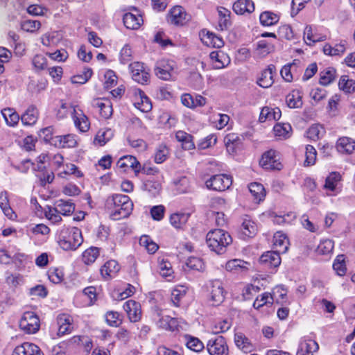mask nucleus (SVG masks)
<instances>
[{
  "instance_id": "60",
  "label": "nucleus",
  "mask_w": 355,
  "mask_h": 355,
  "mask_svg": "<svg viewBox=\"0 0 355 355\" xmlns=\"http://www.w3.org/2000/svg\"><path fill=\"white\" fill-rule=\"evenodd\" d=\"M49 279L54 284H59L63 279V273L61 270L55 268L49 272Z\"/></svg>"
},
{
  "instance_id": "46",
  "label": "nucleus",
  "mask_w": 355,
  "mask_h": 355,
  "mask_svg": "<svg viewBox=\"0 0 355 355\" xmlns=\"http://www.w3.org/2000/svg\"><path fill=\"white\" fill-rule=\"evenodd\" d=\"M296 67H297V65L295 62L284 66L280 71L282 77L286 82H288V83L291 82L293 80L292 71H294L295 68H296Z\"/></svg>"
},
{
  "instance_id": "48",
  "label": "nucleus",
  "mask_w": 355,
  "mask_h": 355,
  "mask_svg": "<svg viewBox=\"0 0 355 355\" xmlns=\"http://www.w3.org/2000/svg\"><path fill=\"white\" fill-rule=\"evenodd\" d=\"M268 303L272 304L273 303V297L268 293H263L260 297H257L253 303L254 309H259Z\"/></svg>"
},
{
  "instance_id": "9",
  "label": "nucleus",
  "mask_w": 355,
  "mask_h": 355,
  "mask_svg": "<svg viewBox=\"0 0 355 355\" xmlns=\"http://www.w3.org/2000/svg\"><path fill=\"white\" fill-rule=\"evenodd\" d=\"M71 107L73 109L71 114L76 127L81 132H87L90 126L87 116L83 113V110H77L75 106L71 105Z\"/></svg>"
},
{
  "instance_id": "38",
  "label": "nucleus",
  "mask_w": 355,
  "mask_h": 355,
  "mask_svg": "<svg viewBox=\"0 0 355 355\" xmlns=\"http://www.w3.org/2000/svg\"><path fill=\"white\" fill-rule=\"evenodd\" d=\"M6 123L10 126H15L19 120V114L11 108H6L1 111Z\"/></svg>"
},
{
  "instance_id": "63",
  "label": "nucleus",
  "mask_w": 355,
  "mask_h": 355,
  "mask_svg": "<svg viewBox=\"0 0 355 355\" xmlns=\"http://www.w3.org/2000/svg\"><path fill=\"white\" fill-rule=\"evenodd\" d=\"M155 73L159 78L164 80H169L171 77V72L168 71L166 69H164L162 65L156 64V67L155 68Z\"/></svg>"
},
{
  "instance_id": "1",
  "label": "nucleus",
  "mask_w": 355,
  "mask_h": 355,
  "mask_svg": "<svg viewBox=\"0 0 355 355\" xmlns=\"http://www.w3.org/2000/svg\"><path fill=\"white\" fill-rule=\"evenodd\" d=\"M206 242L211 250L218 254H224L227 247L232 242L230 234L221 229L209 231L206 236Z\"/></svg>"
},
{
  "instance_id": "51",
  "label": "nucleus",
  "mask_w": 355,
  "mask_h": 355,
  "mask_svg": "<svg viewBox=\"0 0 355 355\" xmlns=\"http://www.w3.org/2000/svg\"><path fill=\"white\" fill-rule=\"evenodd\" d=\"M105 320L107 324L112 327H118L121 323L120 314L116 311H108L105 315Z\"/></svg>"
},
{
  "instance_id": "30",
  "label": "nucleus",
  "mask_w": 355,
  "mask_h": 355,
  "mask_svg": "<svg viewBox=\"0 0 355 355\" xmlns=\"http://www.w3.org/2000/svg\"><path fill=\"white\" fill-rule=\"evenodd\" d=\"M219 16L218 26L220 31L226 30L231 25L230 11L223 7L218 8Z\"/></svg>"
},
{
  "instance_id": "13",
  "label": "nucleus",
  "mask_w": 355,
  "mask_h": 355,
  "mask_svg": "<svg viewBox=\"0 0 355 355\" xmlns=\"http://www.w3.org/2000/svg\"><path fill=\"white\" fill-rule=\"evenodd\" d=\"M280 253L274 251H268L263 254L259 258V262L266 267L277 268L281 263Z\"/></svg>"
},
{
  "instance_id": "53",
  "label": "nucleus",
  "mask_w": 355,
  "mask_h": 355,
  "mask_svg": "<svg viewBox=\"0 0 355 355\" xmlns=\"http://www.w3.org/2000/svg\"><path fill=\"white\" fill-rule=\"evenodd\" d=\"M168 155V150L166 146H159L155 155V162L157 164L164 162Z\"/></svg>"
},
{
  "instance_id": "62",
  "label": "nucleus",
  "mask_w": 355,
  "mask_h": 355,
  "mask_svg": "<svg viewBox=\"0 0 355 355\" xmlns=\"http://www.w3.org/2000/svg\"><path fill=\"white\" fill-rule=\"evenodd\" d=\"M322 129V128L318 125H313L311 126L306 131L307 137L312 140L319 139V135Z\"/></svg>"
},
{
  "instance_id": "28",
  "label": "nucleus",
  "mask_w": 355,
  "mask_h": 355,
  "mask_svg": "<svg viewBox=\"0 0 355 355\" xmlns=\"http://www.w3.org/2000/svg\"><path fill=\"white\" fill-rule=\"evenodd\" d=\"M38 118V111L35 106H30L21 117V122L26 125L35 124Z\"/></svg>"
},
{
  "instance_id": "15",
  "label": "nucleus",
  "mask_w": 355,
  "mask_h": 355,
  "mask_svg": "<svg viewBox=\"0 0 355 355\" xmlns=\"http://www.w3.org/2000/svg\"><path fill=\"white\" fill-rule=\"evenodd\" d=\"M289 241L286 235L282 232H277L273 236V246L279 253H286L288 251Z\"/></svg>"
},
{
  "instance_id": "4",
  "label": "nucleus",
  "mask_w": 355,
  "mask_h": 355,
  "mask_svg": "<svg viewBox=\"0 0 355 355\" xmlns=\"http://www.w3.org/2000/svg\"><path fill=\"white\" fill-rule=\"evenodd\" d=\"M19 327L27 334H35L40 328L39 318L33 312H25L19 321Z\"/></svg>"
},
{
  "instance_id": "39",
  "label": "nucleus",
  "mask_w": 355,
  "mask_h": 355,
  "mask_svg": "<svg viewBox=\"0 0 355 355\" xmlns=\"http://www.w3.org/2000/svg\"><path fill=\"white\" fill-rule=\"evenodd\" d=\"M260 22L263 26H272L278 22L279 18L276 14L265 11L263 12L259 17Z\"/></svg>"
},
{
  "instance_id": "27",
  "label": "nucleus",
  "mask_w": 355,
  "mask_h": 355,
  "mask_svg": "<svg viewBox=\"0 0 355 355\" xmlns=\"http://www.w3.org/2000/svg\"><path fill=\"white\" fill-rule=\"evenodd\" d=\"M0 207L9 219L13 220L16 218L17 215L9 205L8 193L6 191L0 193Z\"/></svg>"
},
{
  "instance_id": "61",
  "label": "nucleus",
  "mask_w": 355,
  "mask_h": 355,
  "mask_svg": "<svg viewBox=\"0 0 355 355\" xmlns=\"http://www.w3.org/2000/svg\"><path fill=\"white\" fill-rule=\"evenodd\" d=\"M139 94L141 101V107H139V109L144 112L150 111L152 108V105L149 98L145 95L144 92L140 89L139 90Z\"/></svg>"
},
{
  "instance_id": "64",
  "label": "nucleus",
  "mask_w": 355,
  "mask_h": 355,
  "mask_svg": "<svg viewBox=\"0 0 355 355\" xmlns=\"http://www.w3.org/2000/svg\"><path fill=\"white\" fill-rule=\"evenodd\" d=\"M33 64L37 69H44L46 65V59L42 55H36L33 59Z\"/></svg>"
},
{
  "instance_id": "50",
  "label": "nucleus",
  "mask_w": 355,
  "mask_h": 355,
  "mask_svg": "<svg viewBox=\"0 0 355 355\" xmlns=\"http://www.w3.org/2000/svg\"><path fill=\"white\" fill-rule=\"evenodd\" d=\"M186 266L188 268L194 270H202L204 268V263L200 258L191 257L187 259Z\"/></svg>"
},
{
  "instance_id": "11",
  "label": "nucleus",
  "mask_w": 355,
  "mask_h": 355,
  "mask_svg": "<svg viewBox=\"0 0 355 355\" xmlns=\"http://www.w3.org/2000/svg\"><path fill=\"white\" fill-rule=\"evenodd\" d=\"M12 355H44V354L37 345L25 342L17 346Z\"/></svg>"
},
{
  "instance_id": "57",
  "label": "nucleus",
  "mask_w": 355,
  "mask_h": 355,
  "mask_svg": "<svg viewBox=\"0 0 355 355\" xmlns=\"http://www.w3.org/2000/svg\"><path fill=\"white\" fill-rule=\"evenodd\" d=\"M165 207L163 205L154 206L150 209L152 218L155 220H160L163 218Z\"/></svg>"
},
{
  "instance_id": "43",
  "label": "nucleus",
  "mask_w": 355,
  "mask_h": 355,
  "mask_svg": "<svg viewBox=\"0 0 355 355\" xmlns=\"http://www.w3.org/2000/svg\"><path fill=\"white\" fill-rule=\"evenodd\" d=\"M186 289L181 286L174 288L171 292V302L175 306H180V300L185 296Z\"/></svg>"
},
{
  "instance_id": "18",
  "label": "nucleus",
  "mask_w": 355,
  "mask_h": 355,
  "mask_svg": "<svg viewBox=\"0 0 355 355\" xmlns=\"http://www.w3.org/2000/svg\"><path fill=\"white\" fill-rule=\"evenodd\" d=\"M336 149L343 154H351L355 149V141L349 137L340 138L336 142Z\"/></svg>"
},
{
  "instance_id": "55",
  "label": "nucleus",
  "mask_w": 355,
  "mask_h": 355,
  "mask_svg": "<svg viewBox=\"0 0 355 355\" xmlns=\"http://www.w3.org/2000/svg\"><path fill=\"white\" fill-rule=\"evenodd\" d=\"M175 184L176 187V191L179 193H184L188 191L189 190V180L186 177H182L177 181H175Z\"/></svg>"
},
{
  "instance_id": "12",
  "label": "nucleus",
  "mask_w": 355,
  "mask_h": 355,
  "mask_svg": "<svg viewBox=\"0 0 355 355\" xmlns=\"http://www.w3.org/2000/svg\"><path fill=\"white\" fill-rule=\"evenodd\" d=\"M123 309L131 322H135L141 318V305L139 302L130 300L123 304Z\"/></svg>"
},
{
  "instance_id": "21",
  "label": "nucleus",
  "mask_w": 355,
  "mask_h": 355,
  "mask_svg": "<svg viewBox=\"0 0 355 355\" xmlns=\"http://www.w3.org/2000/svg\"><path fill=\"white\" fill-rule=\"evenodd\" d=\"M224 142L227 151L230 153H234L236 149L240 148L242 139L236 133H229L225 137Z\"/></svg>"
},
{
  "instance_id": "16",
  "label": "nucleus",
  "mask_w": 355,
  "mask_h": 355,
  "mask_svg": "<svg viewBox=\"0 0 355 355\" xmlns=\"http://www.w3.org/2000/svg\"><path fill=\"white\" fill-rule=\"evenodd\" d=\"M210 59L214 62L213 67L216 69H223L230 62V58L222 51H214L209 54Z\"/></svg>"
},
{
  "instance_id": "20",
  "label": "nucleus",
  "mask_w": 355,
  "mask_h": 355,
  "mask_svg": "<svg viewBox=\"0 0 355 355\" xmlns=\"http://www.w3.org/2000/svg\"><path fill=\"white\" fill-rule=\"evenodd\" d=\"M233 10L238 15L250 14L254 10V5L251 0H238L233 4Z\"/></svg>"
},
{
  "instance_id": "42",
  "label": "nucleus",
  "mask_w": 355,
  "mask_h": 355,
  "mask_svg": "<svg viewBox=\"0 0 355 355\" xmlns=\"http://www.w3.org/2000/svg\"><path fill=\"white\" fill-rule=\"evenodd\" d=\"M257 231L255 223L250 219H245L242 223L243 234L248 237L254 236Z\"/></svg>"
},
{
  "instance_id": "29",
  "label": "nucleus",
  "mask_w": 355,
  "mask_h": 355,
  "mask_svg": "<svg viewBox=\"0 0 355 355\" xmlns=\"http://www.w3.org/2000/svg\"><path fill=\"white\" fill-rule=\"evenodd\" d=\"M177 140L182 143V146L184 150H191L195 148L193 141V137L184 131L179 130L175 134Z\"/></svg>"
},
{
  "instance_id": "34",
  "label": "nucleus",
  "mask_w": 355,
  "mask_h": 355,
  "mask_svg": "<svg viewBox=\"0 0 355 355\" xmlns=\"http://www.w3.org/2000/svg\"><path fill=\"white\" fill-rule=\"evenodd\" d=\"M340 90L345 94H352L355 92V80L349 78L347 76H342L338 82Z\"/></svg>"
},
{
  "instance_id": "36",
  "label": "nucleus",
  "mask_w": 355,
  "mask_h": 355,
  "mask_svg": "<svg viewBox=\"0 0 355 355\" xmlns=\"http://www.w3.org/2000/svg\"><path fill=\"white\" fill-rule=\"evenodd\" d=\"M190 216L189 214L175 213L171 215L170 223L175 228H182Z\"/></svg>"
},
{
  "instance_id": "24",
  "label": "nucleus",
  "mask_w": 355,
  "mask_h": 355,
  "mask_svg": "<svg viewBox=\"0 0 355 355\" xmlns=\"http://www.w3.org/2000/svg\"><path fill=\"white\" fill-rule=\"evenodd\" d=\"M54 205L55 211H58L64 216H69L75 210V205L71 200L60 199L57 200Z\"/></svg>"
},
{
  "instance_id": "56",
  "label": "nucleus",
  "mask_w": 355,
  "mask_h": 355,
  "mask_svg": "<svg viewBox=\"0 0 355 355\" xmlns=\"http://www.w3.org/2000/svg\"><path fill=\"white\" fill-rule=\"evenodd\" d=\"M53 128L51 126L44 128L40 130V137H43L45 141L51 144L55 143V137H53Z\"/></svg>"
},
{
  "instance_id": "37",
  "label": "nucleus",
  "mask_w": 355,
  "mask_h": 355,
  "mask_svg": "<svg viewBox=\"0 0 355 355\" xmlns=\"http://www.w3.org/2000/svg\"><path fill=\"white\" fill-rule=\"evenodd\" d=\"M286 101L290 108H299L302 105V96L299 91H293L288 94Z\"/></svg>"
},
{
  "instance_id": "59",
  "label": "nucleus",
  "mask_w": 355,
  "mask_h": 355,
  "mask_svg": "<svg viewBox=\"0 0 355 355\" xmlns=\"http://www.w3.org/2000/svg\"><path fill=\"white\" fill-rule=\"evenodd\" d=\"M230 328V324L227 320L219 321L212 329V332L215 334L227 331Z\"/></svg>"
},
{
  "instance_id": "7",
  "label": "nucleus",
  "mask_w": 355,
  "mask_h": 355,
  "mask_svg": "<svg viewBox=\"0 0 355 355\" xmlns=\"http://www.w3.org/2000/svg\"><path fill=\"white\" fill-rule=\"evenodd\" d=\"M129 69L135 81L141 85L147 84L149 82L150 75L143 63L135 62L130 64Z\"/></svg>"
},
{
  "instance_id": "49",
  "label": "nucleus",
  "mask_w": 355,
  "mask_h": 355,
  "mask_svg": "<svg viewBox=\"0 0 355 355\" xmlns=\"http://www.w3.org/2000/svg\"><path fill=\"white\" fill-rule=\"evenodd\" d=\"M92 75V70L90 68L85 69L83 74L76 75L71 77V82L74 84H84L88 81Z\"/></svg>"
},
{
  "instance_id": "41",
  "label": "nucleus",
  "mask_w": 355,
  "mask_h": 355,
  "mask_svg": "<svg viewBox=\"0 0 355 355\" xmlns=\"http://www.w3.org/2000/svg\"><path fill=\"white\" fill-rule=\"evenodd\" d=\"M187 347L196 352H201L204 349V345L202 341L198 338L193 337L191 336H186Z\"/></svg>"
},
{
  "instance_id": "33",
  "label": "nucleus",
  "mask_w": 355,
  "mask_h": 355,
  "mask_svg": "<svg viewBox=\"0 0 355 355\" xmlns=\"http://www.w3.org/2000/svg\"><path fill=\"white\" fill-rule=\"evenodd\" d=\"M249 191L254 198V200L259 202L263 200L266 196L264 187L260 183L252 182L249 185Z\"/></svg>"
},
{
  "instance_id": "47",
  "label": "nucleus",
  "mask_w": 355,
  "mask_h": 355,
  "mask_svg": "<svg viewBox=\"0 0 355 355\" xmlns=\"http://www.w3.org/2000/svg\"><path fill=\"white\" fill-rule=\"evenodd\" d=\"M95 106L100 109V114L103 118L108 119L111 116L112 114V109L110 103L107 102L105 103L100 101H97L95 103Z\"/></svg>"
},
{
  "instance_id": "19",
  "label": "nucleus",
  "mask_w": 355,
  "mask_h": 355,
  "mask_svg": "<svg viewBox=\"0 0 355 355\" xmlns=\"http://www.w3.org/2000/svg\"><path fill=\"white\" fill-rule=\"evenodd\" d=\"M117 166L121 168H132L136 173L141 171L140 163L135 157L131 155L123 156L117 162Z\"/></svg>"
},
{
  "instance_id": "22",
  "label": "nucleus",
  "mask_w": 355,
  "mask_h": 355,
  "mask_svg": "<svg viewBox=\"0 0 355 355\" xmlns=\"http://www.w3.org/2000/svg\"><path fill=\"white\" fill-rule=\"evenodd\" d=\"M123 21L125 26L129 29H138L143 22L142 17L140 15H135L127 12L123 15Z\"/></svg>"
},
{
  "instance_id": "35",
  "label": "nucleus",
  "mask_w": 355,
  "mask_h": 355,
  "mask_svg": "<svg viewBox=\"0 0 355 355\" xmlns=\"http://www.w3.org/2000/svg\"><path fill=\"white\" fill-rule=\"evenodd\" d=\"M201 40L206 45L212 46L214 48H220L224 45V42L221 37L209 31Z\"/></svg>"
},
{
  "instance_id": "45",
  "label": "nucleus",
  "mask_w": 355,
  "mask_h": 355,
  "mask_svg": "<svg viewBox=\"0 0 355 355\" xmlns=\"http://www.w3.org/2000/svg\"><path fill=\"white\" fill-rule=\"evenodd\" d=\"M316 155L317 153L315 148L311 145H308L306 147V159L304 165L305 166H309L315 164L316 160Z\"/></svg>"
},
{
  "instance_id": "8",
  "label": "nucleus",
  "mask_w": 355,
  "mask_h": 355,
  "mask_svg": "<svg viewBox=\"0 0 355 355\" xmlns=\"http://www.w3.org/2000/svg\"><path fill=\"white\" fill-rule=\"evenodd\" d=\"M259 164L266 170H281L282 168V164L277 157L276 151L272 149L263 154Z\"/></svg>"
},
{
  "instance_id": "40",
  "label": "nucleus",
  "mask_w": 355,
  "mask_h": 355,
  "mask_svg": "<svg viewBox=\"0 0 355 355\" xmlns=\"http://www.w3.org/2000/svg\"><path fill=\"white\" fill-rule=\"evenodd\" d=\"M99 255V249L96 247H91L83 254V262L86 264L94 263Z\"/></svg>"
},
{
  "instance_id": "25",
  "label": "nucleus",
  "mask_w": 355,
  "mask_h": 355,
  "mask_svg": "<svg viewBox=\"0 0 355 355\" xmlns=\"http://www.w3.org/2000/svg\"><path fill=\"white\" fill-rule=\"evenodd\" d=\"M120 267L115 260L107 261L101 268V274L104 278L114 277L119 270Z\"/></svg>"
},
{
  "instance_id": "10",
  "label": "nucleus",
  "mask_w": 355,
  "mask_h": 355,
  "mask_svg": "<svg viewBox=\"0 0 355 355\" xmlns=\"http://www.w3.org/2000/svg\"><path fill=\"white\" fill-rule=\"evenodd\" d=\"M187 14L181 6H175L169 12L167 21L171 24L182 26L187 21Z\"/></svg>"
},
{
  "instance_id": "44",
  "label": "nucleus",
  "mask_w": 355,
  "mask_h": 355,
  "mask_svg": "<svg viewBox=\"0 0 355 355\" xmlns=\"http://www.w3.org/2000/svg\"><path fill=\"white\" fill-rule=\"evenodd\" d=\"M334 270L339 276H343L347 271V267L345 261V256L343 254H339L334 259Z\"/></svg>"
},
{
  "instance_id": "54",
  "label": "nucleus",
  "mask_w": 355,
  "mask_h": 355,
  "mask_svg": "<svg viewBox=\"0 0 355 355\" xmlns=\"http://www.w3.org/2000/svg\"><path fill=\"white\" fill-rule=\"evenodd\" d=\"M41 24L37 20H25L21 23V28L27 32H33L40 28Z\"/></svg>"
},
{
  "instance_id": "32",
  "label": "nucleus",
  "mask_w": 355,
  "mask_h": 355,
  "mask_svg": "<svg viewBox=\"0 0 355 355\" xmlns=\"http://www.w3.org/2000/svg\"><path fill=\"white\" fill-rule=\"evenodd\" d=\"M113 135L114 133L111 129H101L98 131L94 138V144L103 146L112 138Z\"/></svg>"
},
{
  "instance_id": "14",
  "label": "nucleus",
  "mask_w": 355,
  "mask_h": 355,
  "mask_svg": "<svg viewBox=\"0 0 355 355\" xmlns=\"http://www.w3.org/2000/svg\"><path fill=\"white\" fill-rule=\"evenodd\" d=\"M211 300L214 306L220 305L225 300V291L220 281L216 280L212 283Z\"/></svg>"
},
{
  "instance_id": "26",
  "label": "nucleus",
  "mask_w": 355,
  "mask_h": 355,
  "mask_svg": "<svg viewBox=\"0 0 355 355\" xmlns=\"http://www.w3.org/2000/svg\"><path fill=\"white\" fill-rule=\"evenodd\" d=\"M236 345L245 353L251 352L253 345L250 340L242 333H236L234 335Z\"/></svg>"
},
{
  "instance_id": "2",
  "label": "nucleus",
  "mask_w": 355,
  "mask_h": 355,
  "mask_svg": "<svg viewBox=\"0 0 355 355\" xmlns=\"http://www.w3.org/2000/svg\"><path fill=\"white\" fill-rule=\"evenodd\" d=\"M58 239V243L64 250H76L83 241L82 232L78 227L62 229Z\"/></svg>"
},
{
  "instance_id": "52",
  "label": "nucleus",
  "mask_w": 355,
  "mask_h": 355,
  "mask_svg": "<svg viewBox=\"0 0 355 355\" xmlns=\"http://www.w3.org/2000/svg\"><path fill=\"white\" fill-rule=\"evenodd\" d=\"M105 81L104 83V87L106 89H109L116 85L117 76L115 73L112 70H108L105 73Z\"/></svg>"
},
{
  "instance_id": "6",
  "label": "nucleus",
  "mask_w": 355,
  "mask_h": 355,
  "mask_svg": "<svg viewBox=\"0 0 355 355\" xmlns=\"http://www.w3.org/2000/svg\"><path fill=\"white\" fill-rule=\"evenodd\" d=\"M207 349L210 355H228L229 349L225 339L221 336L214 339H210L207 345Z\"/></svg>"
},
{
  "instance_id": "3",
  "label": "nucleus",
  "mask_w": 355,
  "mask_h": 355,
  "mask_svg": "<svg viewBox=\"0 0 355 355\" xmlns=\"http://www.w3.org/2000/svg\"><path fill=\"white\" fill-rule=\"evenodd\" d=\"M107 202L114 205V210L111 214L113 220H119L130 216L133 209V203L130 198L123 194L113 195Z\"/></svg>"
},
{
  "instance_id": "23",
  "label": "nucleus",
  "mask_w": 355,
  "mask_h": 355,
  "mask_svg": "<svg viewBox=\"0 0 355 355\" xmlns=\"http://www.w3.org/2000/svg\"><path fill=\"white\" fill-rule=\"evenodd\" d=\"M318 343L313 340H303L300 343L296 355H313L318 351Z\"/></svg>"
},
{
  "instance_id": "31",
  "label": "nucleus",
  "mask_w": 355,
  "mask_h": 355,
  "mask_svg": "<svg viewBox=\"0 0 355 355\" xmlns=\"http://www.w3.org/2000/svg\"><path fill=\"white\" fill-rule=\"evenodd\" d=\"M77 144L75 137L72 135L56 136L54 145L60 148H73Z\"/></svg>"
},
{
  "instance_id": "58",
  "label": "nucleus",
  "mask_w": 355,
  "mask_h": 355,
  "mask_svg": "<svg viewBox=\"0 0 355 355\" xmlns=\"http://www.w3.org/2000/svg\"><path fill=\"white\" fill-rule=\"evenodd\" d=\"M318 252L322 254H328L333 251V242L331 240H325L320 243L318 247Z\"/></svg>"
},
{
  "instance_id": "5",
  "label": "nucleus",
  "mask_w": 355,
  "mask_h": 355,
  "mask_svg": "<svg viewBox=\"0 0 355 355\" xmlns=\"http://www.w3.org/2000/svg\"><path fill=\"white\" fill-rule=\"evenodd\" d=\"M208 189L218 191H223L230 188L232 184V178L225 174L212 175L206 181Z\"/></svg>"
},
{
  "instance_id": "17",
  "label": "nucleus",
  "mask_w": 355,
  "mask_h": 355,
  "mask_svg": "<svg viewBox=\"0 0 355 355\" xmlns=\"http://www.w3.org/2000/svg\"><path fill=\"white\" fill-rule=\"evenodd\" d=\"M275 71V67L270 64L267 69L263 70L260 78L257 80V84L263 88L270 87L274 83L273 72Z\"/></svg>"
}]
</instances>
